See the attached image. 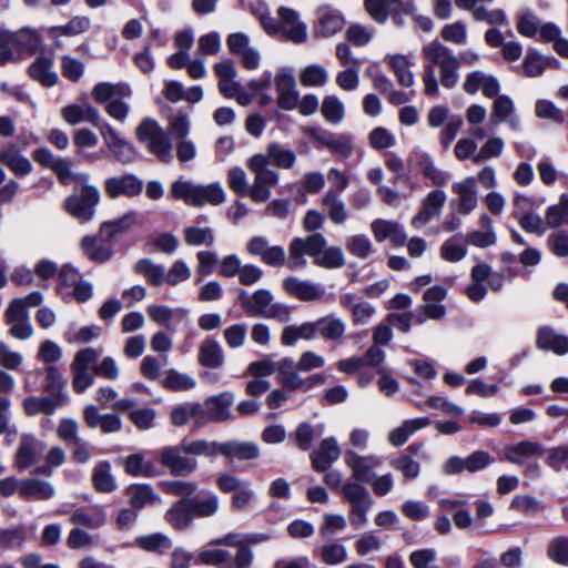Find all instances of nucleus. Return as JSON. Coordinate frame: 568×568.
Returning a JSON list of instances; mask_svg holds the SVG:
<instances>
[{
    "label": "nucleus",
    "instance_id": "4d7b16f0",
    "mask_svg": "<svg viewBox=\"0 0 568 568\" xmlns=\"http://www.w3.org/2000/svg\"><path fill=\"white\" fill-rule=\"evenodd\" d=\"M316 325L317 334L331 341L339 339L346 331L345 322L334 316L321 317L316 321Z\"/></svg>",
    "mask_w": 568,
    "mask_h": 568
},
{
    "label": "nucleus",
    "instance_id": "8fccbe9b",
    "mask_svg": "<svg viewBox=\"0 0 568 568\" xmlns=\"http://www.w3.org/2000/svg\"><path fill=\"white\" fill-rule=\"evenodd\" d=\"M74 144L78 146L77 154L85 162L93 163L101 159L100 153H87L85 148H93L99 143V138L89 129H80L74 134Z\"/></svg>",
    "mask_w": 568,
    "mask_h": 568
},
{
    "label": "nucleus",
    "instance_id": "9d476101",
    "mask_svg": "<svg viewBox=\"0 0 568 568\" xmlns=\"http://www.w3.org/2000/svg\"><path fill=\"white\" fill-rule=\"evenodd\" d=\"M0 41L8 61L21 60L36 53V32L30 28H22L17 32L1 31Z\"/></svg>",
    "mask_w": 568,
    "mask_h": 568
},
{
    "label": "nucleus",
    "instance_id": "58836bf2",
    "mask_svg": "<svg viewBox=\"0 0 568 568\" xmlns=\"http://www.w3.org/2000/svg\"><path fill=\"white\" fill-rule=\"evenodd\" d=\"M219 454L227 458L241 460L254 459L260 455L258 446L254 443H241L236 440L219 443Z\"/></svg>",
    "mask_w": 568,
    "mask_h": 568
},
{
    "label": "nucleus",
    "instance_id": "f8f14e48",
    "mask_svg": "<svg viewBox=\"0 0 568 568\" xmlns=\"http://www.w3.org/2000/svg\"><path fill=\"white\" fill-rule=\"evenodd\" d=\"M226 45L231 54L237 58L246 70H255L261 63V52L251 43L250 37L243 32L227 36Z\"/></svg>",
    "mask_w": 568,
    "mask_h": 568
},
{
    "label": "nucleus",
    "instance_id": "dca6fc26",
    "mask_svg": "<svg viewBox=\"0 0 568 568\" xmlns=\"http://www.w3.org/2000/svg\"><path fill=\"white\" fill-rule=\"evenodd\" d=\"M105 145L114 158L123 163H131L135 159V150L131 143L124 140L110 124L100 128Z\"/></svg>",
    "mask_w": 568,
    "mask_h": 568
},
{
    "label": "nucleus",
    "instance_id": "bf43d9fd",
    "mask_svg": "<svg viewBox=\"0 0 568 568\" xmlns=\"http://www.w3.org/2000/svg\"><path fill=\"white\" fill-rule=\"evenodd\" d=\"M135 271L142 274L152 285L161 286L166 284L165 267L159 264H154L151 260L144 258L136 262Z\"/></svg>",
    "mask_w": 568,
    "mask_h": 568
},
{
    "label": "nucleus",
    "instance_id": "5701e85b",
    "mask_svg": "<svg viewBox=\"0 0 568 568\" xmlns=\"http://www.w3.org/2000/svg\"><path fill=\"white\" fill-rule=\"evenodd\" d=\"M544 452L545 449L541 444L531 440H521L505 446L503 448V456L504 459L514 465H523L531 457H540Z\"/></svg>",
    "mask_w": 568,
    "mask_h": 568
},
{
    "label": "nucleus",
    "instance_id": "393cba45",
    "mask_svg": "<svg viewBox=\"0 0 568 568\" xmlns=\"http://www.w3.org/2000/svg\"><path fill=\"white\" fill-rule=\"evenodd\" d=\"M275 87L277 91V104L283 110H294L297 108L296 82L291 73L282 72L275 77Z\"/></svg>",
    "mask_w": 568,
    "mask_h": 568
},
{
    "label": "nucleus",
    "instance_id": "c9c22d12",
    "mask_svg": "<svg viewBox=\"0 0 568 568\" xmlns=\"http://www.w3.org/2000/svg\"><path fill=\"white\" fill-rule=\"evenodd\" d=\"M139 213L130 211L119 219L103 222L100 226V237L111 241L116 234L124 233L138 223Z\"/></svg>",
    "mask_w": 568,
    "mask_h": 568
},
{
    "label": "nucleus",
    "instance_id": "aec40b11",
    "mask_svg": "<svg viewBox=\"0 0 568 568\" xmlns=\"http://www.w3.org/2000/svg\"><path fill=\"white\" fill-rule=\"evenodd\" d=\"M160 462L170 469L172 475L187 476L195 470L197 463L194 458L182 455L176 447H164L160 453Z\"/></svg>",
    "mask_w": 568,
    "mask_h": 568
},
{
    "label": "nucleus",
    "instance_id": "6e6d98bb",
    "mask_svg": "<svg viewBox=\"0 0 568 568\" xmlns=\"http://www.w3.org/2000/svg\"><path fill=\"white\" fill-rule=\"evenodd\" d=\"M326 382V375L323 373L313 374L306 378L301 377L296 372L284 378L281 383L291 390H310L313 387L323 385Z\"/></svg>",
    "mask_w": 568,
    "mask_h": 568
},
{
    "label": "nucleus",
    "instance_id": "a19ab883",
    "mask_svg": "<svg viewBox=\"0 0 568 568\" xmlns=\"http://www.w3.org/2000/svg\"><path fill=\"white\" fill-rule=\"evenodd\" d=\"M70 520L77 526L98 529L106 523V514L102 506H93L89 510L77 509Z\"/></svg>",
    "mask_w": 568,
    "mask_h": 568
},
{
    "label": "nucleus",
    "instance_id": "09e8293b",
    "mask_svg": "<svg viewBox=\"0 0 568 568\" xmlns=\"http://www.w3.org/2000/svg\"><path fill=\"white\" fill-rule=\"evenodd\" d=\"M0 162L10 168L17 175H26L32 171L31 162L20 151L10 145L0 152Z\"/></svg>",
    "mask_w": 568,
    "mask_h": 568
},
{
    "label": "nucleus",
    "instance_id": "72a5a7b5",
    "mask_svg": "<svg viewBox=\"0 0 568 568\" xmlns=\"http://www.w3.org/2000/svg\"><path fill=\"white\" fill-rule=\"evenodd\" d=\"M38 163L52 170L63 184H68L74 175L70 163L62 158L55 156L48 149H38Z\"/></svg>",
    "mask_w": 568,
    "mask_h": 568
},
{
    "label": "nucleus",
    "instance_id": "4468645a",
    "mask_svg": "<svg viewBox=\"0 0 568 568\" xmlns=\"http://www.w3.org/2000/svg\"><path fill=\"white\" fill-rule=\"evenodd\" d=\"M452 192L457 195L452 200L450 205L456 209L459 214L468 215L478 205V189L475 176H467L452 185Z\"/></svg>",
    "mask_w": 568,
    "mask_h": 568
},
{
    "label": "nucleus",
    "instance_id": "c03bdc74",
    "mask_svg": "<svg viewBox=\"0 0 568 568\" xmlns=\"http://www.w3.org/2000/svg\"><path fill=\"white\" fill-rule=\"evenodd\" d=\"M90 23L91 21L88 17L75 16L64 26H53L45 28V32L47 36L51 39H57L60 36L75 37L84 33L89 29Z\"/></svg>",
    "mask_w": 568,
    "mask_h": 568
},
{
    "label": "nucleus",
    "instance_id": "f03ea898",
    "mask_svg": "<svg viewBox=\"0 0 568 568\" xmlns=\"http://www.w3.org/2000/svg\"><path fill=\"white\" fill-rule=\"evenodd\" d=\"M327 241L321 233L306 237H294L288 245L287 266L300 270L306 265L305 255L313 258L315 265L328 270L341 268L345 265V256L341 247L326 246Z\"/></svg>",
    "mask_w": 568,
    "mask_h": 568
},
{
    "label": "nucleus",
    "instance_id": "39448f33",
    "mask_svg": "<svg viewBox=\"0 0 568 568\" xmlns=\"http://www.w3.org/2000/svg\"><path fill=\"white\" fill-rule=\"evenodd\" d=\"M239 298L242 308L252 317L274 318L278 322H287L291 317V307L275 302L268 290H257L251 296L242 291Z\"/></svg>",
    "mask_w": 568,
    "mask_h": 568
},
{
    "label": "nucleus",
    "instance_id": "f704fd0d",
    "mask_svg": "<svg viewBox=\"0 0 568 568\" xmlns=\"http://www.w3.org/2000/svg\"><path fill=\"white\" fill-rule=\"evenodd\" d=\"M193 518L189 498L178 500L165 513V520L178 530H184L190 527Z\"/></svg>",
    "mask_w": 568,
    "mask_h": 568
},
{
    "label": "nucleus",
    "instance_id": "6ab92c4d",
    "mask_svg": "<svg viewBox=\"0 0 568 568\" xmlns=\"http://www.w3.org/2000/svg\"><path fill=\"white\" fill-rule=\"evenodd\" d=\"M490 120L495 125L507 123L513 131L521 130V121L516 113V105L509 95H498L493 102Z\"/></svg>",
    "mask_w": 568,
    "mask_h": 568
},
{
    "label": "nucleus",
    "instance_id": "20e7f679",
    "mask_svg": "<svg viewBox=\"0 0 568 568\" xmlns=\"http://www.w3.org/2000/svg\"><path fill=\"white\" fill-rule=\"evenodd\" d=\"M88 173H74V192L64 201V210L80 223H88L94 219L95 207L101 201L99 189L89 183Z\"/></svg>",
    "mask_w": 568,
    "mask_h": 568
},
{
    "label": "nucleus",
    "instance_id": "412c9836",
    "mask_svg": "<svg viewBox=\"0 0 568 568\" xmlns=\"http://www.w3.org/2000/svg\"><path fill=\"white\" fill-rule=\"evenodd\" d=\"M446 202V194L442 190H434L422 202L420 211L412 219V225L416 229L428 223L439 215Z\"/></svg>",
    "mask_w": 568,
    "mask_h": 568
},
{
    "label": "nucleus",
    "instance_id": "c756f323",
    "mask_svg": "<svg viewBox=\"0 0 568 568\" xmlns=\"http://www.w3.org/2000/svg\"><path fill=\"white\" fill-rule=\"evenodd\" d=\"M284 290L301 301H317L324 295V288L310 281H301L296 277H288L283 281Z\"/></svg>",
    "mask_w": 568,
    "mask_h": 568
},
{
    "label": "nucleus",
    "instance_id": "473e14b6",
    "mask_svg": "<svg viewBox=\"0 0 568 568\" xmlns=\"http://www.w3.org/2000/svg\"><path fill=\"white\" fill-rule=\"evenodd\" d=\"M234 399L235 396L232 392H223L219 395L206 398L205 404L211 422L221 423L230 419V407L232 406Z\"/></svg>",
    "mask_w": 568,
    "mask_h": 568
},
{
    "label": "nucleus",
    "instance_id": "774afa93",
    "mask_svg": "<svg viewBox=\"0 0 568 568\" xmlns=\"http://www.w3.org/2000/svg\"><path fill=\"white\" fill-rule=\"evenodd\" d=\"M547 556L551 561L568 567V536L552 538L547 546Z\"/></svg>",
    "mask_w": 568,
    "mask_h": 568
},
{
    "label": "nucleus",
    "instance_id": "9b49d317",
    "mask_svg": "<svg viewBox=\"0 0 568 568\" xmlns=\"http://www.w3.org/2000/svg\"><path fill=\"white\" fill-rule=\"evenodd\" d=\"M494 457L485 450H475L467 457L452 456L442 466L445 475H459L464 471L477 473L494 463Z\"/></svg>",
    "mask_w": 568,
    "mask_h": 568
},
{
    "label": "nucleus",
    "instance_id": "7ed1b4c3",
    "mask_svg": "<svg viewBox=\"0 0 568 568\" xmlns=\"http://www.w3.org/2000/svg\"><path fill=\"white\" fill-rule=\"evenodd\" d=\"M62 355V347L55 342L48 339L40 346L39 356L48 366L44 371V396L38 399V412L51 415L68 400V395L63 392L64 381L55 365Z\"/></svg>",
    "mask_w": 568,
    "mask_h": 568
},
{
    "label": "nucleus",
    "instance_id": "7c9ffc66",
    "mask_svg": "<svg viewBox=\"0 0 568 568\" xmlns=\"http://www.w3.org/2000/svg\"><path fill=\"white\" fill-rule=\"evenodd\" d=\"M536 344L538 348L552 352L559 356L568 353V336L558 334L548 326L538 329Z\"/></svg>",
    "mask_w": 568,
    "mask_h": 568
},
{
    "label": "nucleus",
    "instance_id": "49530a36",
    "mask_svg": "<svg viewBox=\"0 0 568 568\" xmlns=\"http://www.w3.org/2000/svg\"><path fill=\"white\" fill-rule=\"evenodd\" d=\"M317 335L316 321L306 322L301 325H288L284 327L281 342L283 345L292 346L298 339H312Z\"/></svg>",
    "mask_w": 568,
    "mask_h": 568
},
{
    "label": "nucleus",
    "instance_id": "f3484780",
    "mask_svg": "<svg viewBox=\"0 0 568 568\" xmlns=\"http://www.w3.org/2000/svg\"><path fill=\"white\" fill-rule=\"evenodd\" d=\"M344 462L352 470V476L357 481H371L372 471L382 465V459L375 455L362 456L354 450H346Z\"/></svg>",
    "mask_w": 568,
    "mask_h": 568
},
{
    "label": "nucleus",
    "instance_id": "79ce46f5",
    "mask_svg": "<svg viewBox=\"0 0 568 568\" xmlns=\"http://www.w3.org/2000/svg\"><path fill=\"white\" fill-rule=\"evenodd\" d=\"M268 165L273 164L280 169H292L297 160L295 152L291 149L285 148L278 142H272L267 145L266 154Z\"/></svg>",
    "mask_w": 568,
    "mask_h": 568
},
{
    "label": "nucleus",
    "instance_id": "ea45409f",
    "mask_svg": "<svg viewBox=\"0 0 568 568\" xmlns=\"http://www.w3.org/2000/svg\"><path fill=\"white\" fill-rule=\"evenodd\" d=\"M429 424H430V420L427 417L407 419L400 426L394 428L388 434V440L395 447L402 446L408 440V438L415 432L428 426Z\"/></svg>",
    "mask_w": 568,
    "mask_h": 568
},
{
    "label": "nucleus",
    "instance_id": "4c0bfd02",
    "mask_svg": "<svg viewBox=\"0 0 568 568\" xmlns=\"http://www.w3.org/2000/svg\"><path fill=\"white\" fill-rule=\"evenodd\" d=\"M91 479L93 487L99 493L110 494L118 487L111 464L108 460H101L93 467Z\"/></svg>",
    "mask_w": 568,
    "mask_h": 568
},
{
    "label": "nucleus",
    "instance_id": "4be33fe9",
    "mask_svg": "<svg viewBox=\"0 0 568 568\" xmlns=\"http://www.w3.org/2000/svg\"><path fill=\"white\" fill-rule=\"evenodd\" d=\"M371 231L377 242L388 240L395 246H403L407 241L404 227L396 221L376 219L371 223Z\"/></svg>",
    "mask_w": 568,
    "mask_h": 568
},
{
    "label": "nucleus",
    "instance_id": "2f4dec72",
    "mask_svg": "<svg viewBox=\"0 0 568 568\" xmlns=\"http://www.w3.org/2000/svg\"><path fill=\"white\" fill-rule=\"evenodd\" d=\"M341 456V448L335 437L322 440L318 452L312 456V465L316 471H325Z\"/></svg>",
    "mask_w": 568,
    "mask_h": 568
},
{
    "label": "nucleus",
    "instance_id": "37998d69",
    "mask_svg": "<svg viewBox=\"0 0 568 568\" xmlns=\"http://www.w3.org/2000/svg\"><path fill=\"white\" fill-rule=\"evenodd\" d=\"M135 545L144 551L164 555L173 547V541L163 532H153L138 537Z\"/></svg>",
    "mask_w": 568,
    "mask_h": 568
},
{
    "label": "nucleus",
    "instance_id": "052dcab7",
    "mask_svg": "<svg viewBox=\"0 0 568 568\" xmlns=\"http://www.w3.org/2000/svg\"><path fill=\"white\" fill-rule=\"evenodd\" d=\"M321 112L325 121L338 125L345 118L343 102L336 95H327L323 99Z\"/></svg>",
    "mask_w": 568,
    "mask_h": 568
},
{
    "label": "nucleus",
    "instance_id": "6e6552de",
    "mask_svg": "<svg viewBox=\"0 0 568 568\" xmlns=\"http://www.w3.org/2000/svg\"><path fill=\"white\" fill-rule=\"evenodd\" d=\"M36 305V293H30L24 298H17L8 307L7 323L10 326V334L19 339L32 336L33 328L30 321L29 308Z\"/></svg>",
    "mask_w": 568,
    "mask_h": 568
},
{
    "label": "nucleus",
    "instance_id": "2eb2a0df",
    "mask_svg": "<svg viewBox=\"0 0 568 568\" xmlns=\"http://www.w3.org/2000/svg\"><path fill=\"white\" fill-rule=\"evenodd\" d=\"M246 251L250 255L258 256L264 264L273 267L287 264L284 247L281 245H270L265 236H253L246 243Z\"/></svg>",
    "mask_w": 568,
    "mask_h": 568
},
{
    "label": "nucleus",
    "instance_id": "e2e57ef3",
    "mask_svg": "<svg viewBox=\"0 0 568 568\" xmlns=\"http://www.w3.org/2000/svg\"><path fill=\"white\" fill-rule=\"evenodd\" d=\"M122 464L131 476L153 477L156 475L152 463L145 462L142 454H132L125 457Z\"/></svg>",
    "mask_w": 568,
    "mask_h": 568
},
{
    "label": "nucleus",
    "instance_id": "c85d7f7f",
    "mask_svg": "<svg viewBox=\"0 0 568 568\" xmlns=\"http://www.w3.org/2000/svg\"><path fill=\"white\" fill-rule=\"evenodd\" d=\"M199 364L206 368L217 369L224 365L225 355L221 344L213 338L201 342L197 353Z\"/></svg>",
    "mask_w": 568,
    "mask_h": 568
},
{
    "label": "nucleus",
    "instance_id": "1a4fd4ad",
    "mask_svg": "<svg viewBox=\"0 0 568 568\" xmlns=\"http://www.w3.org/2000/svg\"><path fill=\"white\" fill-rule=\"evenodd\" d=\"M342 494L351 505L349 520L353 527L361 528L367 523L373 499L368 490L358 481H347L342 486Z\"/></svg>",
    "mask_w": 568,
    "mask_h": 568
},
{
    "label": "nucleus",
    "instance_id": "864d4df0",
    "mask_svg": "<svg viewBox=\"0 0 568 568\" xmlns=\"http://www.w3.org/2000/svg\"><path fill=\"white\" fill-rule=\"evenodd\" d=\"M199 184L191 180L179 179L171 183L170 196L173 200L183 201L185 204L194 206Z\"/></svg>",
    "mask_w": 568,
    "mask_h": 568
},
{
    "label": "nucleus",
    "instance_id": "a18cd8bd",
    "mask_svg": "<svg viewBox=\"0 0 568 568\" xmlns=\"http://www.w3.org/2000/svg\"><path fill=\"white\" fill-rule=\"evenodd\" d=\"M226 195L223 186L220 183L199 184L195 207H203L205 205L217 206L225 202Z\"/></svg>",
    "mask_w": 568,
    "mask_h": 568
},
{
    "label": "nucleus",
    "instance_id": "b1692460",
    "mask_svg": "<svg viewBox=\"0 0 568 568\" xmlns=\"http://www.w3.org/2000/svg\"><path fill=\"white\" fill-rule=\"evenodd\" d=\"M316 32L322 37H333L339 32L345 24L344 18L341 12L332 6H321L317 11Z\"/></svg>",
    "mask_w": 568,
    "mask_h": 568
},
{
    "label": "nucleus",
    "instance_id": "5fc2aeb1",
    "mask_svg": "<svg viewBox=\"0 0 568 568\" xmlns=\"http://www.w3.org/2000/svg\"><path fill=\"white\" fill-rule=\"evenodd\" d=\"M193 516L211 517L215 515L220 507L219 497L213 493H206L202 496L189 498Z\"/></svg>",
    "mask_w": 568,
    "mask_h": 568
},
{
    "label": "nucleus",
    "instance_id": "13d9d810",
    "mask_svg": "<svg viewBox=\"0 0 568 568\" xmlns=\"http://www.w3.org/2000/svg\"><path fill=\"white\" fill-rule=\"evenodd\" d=\"M126 493L130 497V504L135 510H140L158 499L153 488L146 484L131 485Z\"/></svg>",
    "mask_w": 568,
    "mask_h": 568
},
{
    "label": "nucleus",
    "instance_id": "0e129e2a",
    "mask_svg": "<svg viewBox=\"0 0 568 568\" xmlns=\"http://www.w3.org/2000/svg\"><path fill=\"white\" fill-rule=\"evenodd\" d=\"M53 67V54L38 55V82L43 87L51 88L58 83L59 75Z\"/></svg>",
    "mask_w": 568,
    "mask_h": 568
},
{
    "label": "nucleus",
    "instance_id": "423d86ee",
    "mask_svg": "<svg viewBox=\"0 0 568 568\" xmlns=\"http://www.w3.org/2000/svg\"><path fill=\"white\" fill-rule=\"evenodd\" d=\"M246 165L254 173V182L250 190L251 199L258 203L266 202L272 195L271 187L278 182V172L268 168L267 158L263 153L252 155Z\"/></svg>",
    "mask_w": 568,
    "mask_h": 568
},
{
    "label": "nucleus",
    "instance_id": "680f3d73",
    "mask_svg": "<svg viewBox=\"0 0 568 568\" xmlns=\"http://www.w3.org/2000/svg\"><path fill=\"white\" fill-rule=\"evenodd\" d=\"M168 132L175 140L186 139L191 132L190 114L180 109L168 121Z\"/></svg>",
    "mask_w": 568,
    "mask_h": 568
},
{
    "label": "nucleus",
    "instance_id": "69168bd1",
    "mask_svg": "<svg viewBox=\"0 0 568 568\" xmlns=\"http://www.w3.org/2000/svg\"><path fill=\"white\" fill-rule=\"evenodd\" d=\"M517 31L526 38H532L539 30L540 20L530 9H524L516 13Z\"/></svg>",
    "mask_w": 568,
    "mask_h": 568
},
{
    "label": "nucleus",
    "instance_id": "de8ad7c7",
    "mask_svg": "<svg viewBox=\"0 0 568 568\" xmlns=\"http://www.w3.org/2000/svg\"><path fill=\"white\" fill-rule=\"evenodd\" d=\"M322 205L334 224H343L348 217L345 203L334 190H328L322 199Z\"/></svg>",
    "mask_w": 568,
    "mask_h": 568
},
{
    "label": "nucleus",
    "instance_id": "bb28decb",
    "mask_svg": "<svg viewBox=\"0 0 568 568\" xmlns=\"http://www.w3.org/2000/svg\"><path fill=\"white\" fill-rule=\"evenodd\" d=\"M111 241H105L98 235H87L81 240V250L83 254L91 261L104 263L113 255Z\"/></svg>",
    "mask_w": 568,
    "mask_h": 568
},
{
    "label": "nucleus",
    "instance_id": "cd10ccee",
    "mask_svg": "<svg viewBox=\"0 0 568 568\" xmlns=\"http://www.w3.org/2000/svg\"><path fill=\"white\" fill-rule=\"evenodd\" d=\"M215 74L219 78V90L225 98L237 95L241 84L235 81L237 71L231 61H221L214 64Z\"/></svg>",
    "mask_w": 568,
    "mask_h": 568
},
{
    "label": "nucleus",
    "instance_id": "a211bd4d",
    "mask_svg": "<svg viewBox=\"0 0 568 568\" xmlns=\"http://www.w3.org/2000/svg\"><path fill=\"white\" fill-rule=\"evenodd\" d=\"M104 190L111 199H118L122 195L134 197L142 193L143 181L133 174L112 176L105 180Z\"/></svg>",
    "mask_w": 568,
    "mask_h": 568
},
{
    "label": "nucleus",
    "instance_id": "ddd939ff",
    "mask_svg": "<svg viewBox=\"0 0 568 568\" xmlns=\"http://www.w3.org/2000/svg\"><path fill=\"white\" fill-rule=\"evenodd\" d=\"M277 17L281 37L296 44L306 42L307 27L301 21L300 13L296 10L282 6L277 10Z\"/></svg>",
    "mask_w": 568,
    "mask_h": 568
},
{
    "label": "nucleus",
    "instance_id": "603ef678",
    "mask_svg": "<svg viewBox=\"0 0 568 568\" xmlns=\"http://www.w3.org/2000/svg\"><path fill=\"white\" fill-rule=\"evenodd\" d=\"M315 555L320 560L329 566H337L347 559V549L343 544L329 541L321 546Z\"/></svg>",
    "mask_w": 568,
    "mask_h": 568
},
{
    "label": "nucleus",
    "instance_id": "e433bc0d",
    "mask_svg": "<svg viewBox=\"0 0 568 568\" xmlns=\"http://www.w3.org/2000/svg\"><path fill=\"white\" fill-rule=\"evenodd\" d=\"M132 94V90L129 84L119 82H100L94 85L92 90V97L95 102L102 104L110 102L116 98H129Z\"/></svg>",
    "mask_w": 568,
    "mask_h": 568
},
{
    "label": "nucleus",
    "instance_id": "f257e3e1",
    "mask_svg": "<svg viewBox=\"0 0 568 568\" xmlns=\"http://www.w3.org/2000/svg\"><path fill=\"white\" fill-rule=\"evenodd\" d=\"M426 62L423 74L424 93L428 97L439 95V84L435 68L439 69L440 83L453 89L459 80L460 61L453 50L442 42L434 40L422 48Z\"/></svg>",
    "mask_w": 568,
    "mask_h": 568
},
{
    "label": "nucleus",
    "instance_id": "0eeeda50",
    "mask_svg": "<svg viewBox=\"0 0 568 568\" xmlns=\"http://www.w3.org/2000/svg\"><path fill=\"white\" fill-rule=\"evenodd\" d=\"M136 138L160 161L169 163L172 160V143L156 120L144 119L136 128Z\"/></svg>",
    "mask_w": 568,
    "mask_h": 568
},
{
    "label": "nucleus",
    "instance_id": "a878e982",
    "mask_svg": "<svg viewBox=\"0 0 568 568\" xmlns=\"http://www.w3.org/2000/svg\"><path fill=\"white\" fill-rule=\"evenodd\" d=\"M61 115L71 125L87 122L93 126H100V113L90 103L69 104L62 108Z\"/></svg>",
    "mask_w": 568,
    "mask_h": 568
},
{
    "label": "nucleus",
    "instance_id": "3c124183",
    "mask_svg": "<svg viewBox=\"0 0 568 568\" xmlns=\"http://www.w3.org/2000/svg\"><path fill=\"white\" fill-rule=\"evenodd\" d=\"M388 64L394 71L397 82L405 88L414 84V73L410 70V61L404 54H393L386 57Z\"/></svg>",
    "mask_w": 568,
    "mask_h": 568
},
{
    "label": "nucleus",
    "instance_id": "338daca9",
    "mask_svg": "<svg viewBox=\"0 0 568 568\" xmlns=\"http://www.w3.org/2000/svg\"><path fill=\"white\" fill-rule=\"evenodd\" d=\"M546 224L549 227H559L568 224V195L562 194L560 201L556 205H551L546 212Z\"/></svg>",
    "mask_w": 568,
    "mask_h": 568
}]
</instances>
